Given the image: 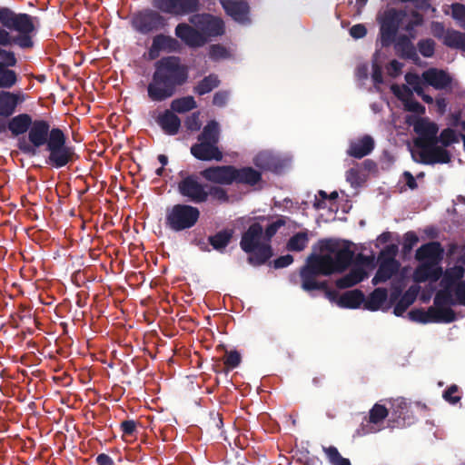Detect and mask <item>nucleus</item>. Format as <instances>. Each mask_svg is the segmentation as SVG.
Instances as JSON below:
<instances>
[{
	"label": "nucleus",
	"mask_w": 465,
	"mask_h": 465,
	"mask_svg": "<svg viewBox=\"0 0 465 465\" xmlns=\"http://www.w3.org/2000/svg\"><path fill=\"white\" fill-rule=\"evenodd\" d=\"M353 258V252L343 242L327 241L321 253L309 257L307 264L301 271L302 288L306 292L324 290L325 297L339 307L357 309L364 305V294L360 290H352L341 295L334 291L326 290L325 282H318L319 274L329 275L345 270Z\"/></svg>",
	"instance_id": "nucleus-1"
},
{
	"label": "nucleus",
	"mask_w": 465,
	"mask_h": 465,
	"mask_svg": "<svg viewBox=\"0 0 465 465\" xmlns=\"http://www.w3.org/2000/svg\"><path fill=\"white\" fill-rule=\"evenodd\" d=\"M464 269L457 265L445 271L440 289L434 297V305L430 306L426 312L421 310H412L408 313V317L413 321L421 323L438 322L450 323L458 319L457 313L451 309L454 305L465 306V281Z\"/></svg>",
	"instance_id": "nucleus-2"
},
{
	"label": "nucleus",
	"mask_w": 465,
	"mask_h": 465,
	"mask_svg": "<svg viewBox=\"0 0 465 465\" xmlns=\"http://www.w3.org/2000/svg\"><path fill=\"white\" fill-rule=\"evenodd\" d=\"M188 73L179 58L165 57L155 64V71L147 86L148 97L153 102H162L172 97L176 86L186 82Z\"/></svg>",
	"instance_id": "nucleus-3"
},
{
	"label": "nucleus",
	"mask_w": 465,
	"mask_h": 465,
	"mask_svg": "<svg viewBox=\"0 0 465 465\" xmlns=\"http://www.w3.org/2000/svg\"><path fill=\"white\" fill-rule=\"evenodd\" d=\"M408 123L413 125V130L418 135L415 143L421 149V157L424 163L433 164L450 162L449 152L438 145L439 127L437 124L428 118H418L413 122L409 118Z\"/></svg>",
	"instance_id": "nucleus-4"
},
{
	"label": "nucleus",
	"mask_w": 465,
	"mask_h": 465,
	"mask_svg": "<svg viewBox=\"0 0 465 465\" xmlns=\"http://www.w3.org/2000/svg\"><path fill=\"white\" fill-rule=\"evenodd\" d=\"M443 250L440 244L436 242H429L420 246L417 251L415 257L420 262L413 273V279L417 282L430 281L435 282L442 279L445 272H442L439 265L442 258Z\"/></svg>",
	"instance_id": "nucleus-5"
},
{
	"label": "nucleus",
	"mask_w": 465,
	"mask_h": 465,
	"mask_svg": "<svg viewBox=\"0 0 465 465\" xmlns=\"http://www.w3.org/2000/svg\"><path fill=\"white\" fill-rule=\"evenodd\" d=\"M262 238V227L259 223L251 225L242 237L241 248L252 253L249 260L253 264H262L272 255L270 244L264 242Z\"/></svg>",
	"instance_id": "nucleus-6"
},
{
	"label": "nucleus",
	"mask_w": 465,
	"mask_h": 465,
	"mask_svg": "<svg viewBox=\"0 0 465 465\" xmlns=\"http://www.w3.org/2000/svg\"><path fill=\"white\" fill-rule=\"evenodd\" d=\"M46 151L48 152L46 163L56 169L67 165L75 157L74 147L66 143L64 134L58 128L52 129Z\"/></svg>",
	"instance_id": "nucleus-7"
},
{
	"label": "nucleus",
	"mask_w": 465,
	"mask_h": 465,
	"mask_svg": "<svg viewBox=\"0 0 465 465\" xmlns=\"http://www.w3.org/2000/svg\"><path fill=\"white\" fill-rule=\"evenodd\" d=\"M405 81L409 86L392 84L391 86V92L402 102L405 110L418 114H423L425 113V107L413 97V92L421 94L424 82L422 75L420 76L417 74L408 73L405 74Z\"/></svg>",
	"instance_id": "nucleus-8"
},
{
	"label": "nucleus",
	"mask_w": 465,
	"mask_h": 465,
	"mask_svg": "<svg viewBox=\"0 0 465 465\" xmlns=\"http://www.w3.org/2000/svg\"><path fill=\"white\" fill-rule=\"evenodd\" d=\"M49 124L45 120L33 121L28 130V140L22 137L18 140L17 146L24 153L34 156L43 145H47L51 136Z\"/></svg>",
	"instance_id": "nucleus-9"
},
{
	"label": "nucleus",
	"mask_w": 465,
	"mask_h": 465,
	"mask_svg": "<svg viewBox=\"0 0 465 465\" xmlns=\"http://www.w3.org/2000/svg\"><path fill=\"white\" fill-rule=\"evenodd\" d=\"M200 212L196 207L176 204L166 213V225L171 230L180 232L192 228L198 221Z\"/></svg>",
	"instance_id": "nucleus-10"
},
{
	"label": "nucleus",
	"mask_w": 465,
	"mask_h": 465,
	"mask_svg": "<svg viewBox=\"0 0 465 465\" xmlns=\"http://www.w3.org/2000/svg\"><path fill=\"white\" fill-rule=\"evenodd\" d=\"M373 268V257L359 254L350 272L336 281V286L340 289L352 287L367 278Z\"/></svg>",
	"instance_id": "nucleus-11"
},
{
	"label": "nucleus",
	"mask_w": 465,
	"mask_h": 465,
	"mask_svg": "<svg viewBox=\"0 0 465 465\" xmlns=\"http://www.w3.org/2000/svg\"><path fill=\"white\" fill-rule=\"evenodd\" d=\"M0 24L3 27L16 32H33L32 17L26 14H15L7 7H0Z\"/></svg>",
	"instance_id": "nucleus-12"
},
{
	"label": "nucleus",
	"mask_w": 465,
	"mask_h": 465,
	"mask_svg": "<svg viewBox=\"0 0 465 465\" xmlns=\"http://www.w3.org/2000/svg\"><path fill=\"white\" fill-rule=\"evenodd\" d=\"M153 5L159 11L173 15H184L198 9V0H153Z\"/></svg>",
	"instance_id": "nucleus-13"
},
{
	"label": "nucleus",
	"mask_w": 465,
	"mask_h": 465,
	"mask_svg": "<svg viewBox=\"0 0 465 465\" xmlns=\"http://www.w3.org/2000/svg\"><path fill=\"white\" fill-rule=\"evenodd\" d=\"M178 191L183 197L195 203H203L208 198L206 187L193 175L183 178L178 183Z\"/></svg>",
	"instance_id": "nucleus-14"
},
{
	"label": "nucleus",
	"mask_w": 465,
	"mask_h": 465,
	"mask_svg": "<svg viewBox=\"0 0 465 465\" xmlns=\"http://www.w3.org/2000/svg\"><path fill=\"white\" fill-rule=\"evenodd\" d=\"M190 22L208 39L210 36L221 35L224 32V25L222 19L211 15H194L190 17Z\"/></svg>",
	"instance_id": "nucleus-15"
},
{
	"label": "nucleus",
	"mask_w": 465,
	"mask_h": 465,
	"mask_svg": "<svg viewBox=\"0 0 465 465\" xmlns=\"http://www.w3.org/2000/svg\"><path fill=\"white\" fill-rule=\"evenodd\" d=\"M401 290L395 288L390 297V302H388V292L386 289L376 288L370 295L364 297V309L376 312L379 310H388L391 304L395 302L401 294Z\"/></svg>",
	"instance_id": "nucleus-16"
},
{
	"label": "nucleus",
	"mask_w": 465,
	"mask_h": 465,
	"mask_svg": "<svg viewBox=\"0 0 465 465\" xmlns=\"http://www.w3.org/2000/svg\"><path fill=\"white\" fill-rule=\"evenodd\" d=\"M164 25V18L157 12L145 10L135 15L133 26L140 33L146 34Z\"/></svg>",
	"instance_id": "nucleus-17"
},
{
	"label": "nucleus",
	"mask_w": 465,
	"mask_h": 465,
	"mask_svg": "<svg viewBox=\"0 0 465 465\" xmlns=\"http://www.w3.org/2000/svg\"><path fill=\"white\" fill-rule=\"evenodd\" d=\"M175 35L190 47H200L206 44L207 38L199 29L182 23L175 28Z\"/></svg>",
	"instance_id": "nucleus-18"
},
{
	"label": "nucleus",
	"mask_w": 465,
	"mask_h": 465,
	"mask_svg": "<svg viewBox=\"0 0 465 465\" xmlns=\"http://www.w3.org/2000/svg\"><path fill=\"white\" fill-rule=\"evenodd\" d=\"M201 174L212 183L230 184L235 180V168L232 166H215L203 170Z\"/></svg>",
	"instance_id": "nucleus-19"
},
{
	"label": "nucleus",
	"mask_w": 465,
	"mask_h": 465,
	"mask_svg": "<svg viewBox=\"0 0 465 465\" xmlns=\"http://www.w3.org/2000/svg\"><path fill=\"white\" fill-rule=\"evenodd\" d=\"M221 4L228 15L234 21L246 25L250 22L249 5L244 1L222 0Z\"/></svg>",
	"instance_id": "nucleus-20"
},
{
	"label": "nucleus",
	"mask_w": 465,
	"mask_h": 465,
	"mask_svg": "<svg viewBox=\"0 0 465 465\" xmlns=\"http://www.w3.org/2000/svg\"><path fill=\"white\" fill-rule=\"evenodd\" d=\"M253 163L261 169L279 173L286 165L287 159L282 160L269 151H262L256 154Z\"/></svg>",
	"instance_id": "nucleus-21"
},
{
	"label": "nucleus",
	"mask_w": 465,
	"mask_h": 465,
	"mask_svg": "<svg viewBox=\"0 0 465 465\" xmlns=\"http://www.w3.org/2000/svg\"><path fill=\"white\" fill-rule=\"evenodd\" d=\"M422 79L425 84L436 90L447 88L451 83V77L448 73L437 68H430L422 73Z\"/></svg>",
	"instance_id": "nucleus-22"
},
{
	"label": "nucleus",
	"mask_w": 465,
	"mask_h": 465,
	"mask_svg": "<svg viewBox=\"0 0 465 465\" xmlns=\"http://www.w3.org/2000/svg\"><path fill=\"white\" fill-rule=\"evenodd\" d=\"M191 153L195 158L202 161H220L223 157L216 144L204 141H200L199 143L193 145Z\"/></svg>",
	"instance_id": "nucleus-23"
},
{
	"label": "nucleus",
	"mask_w": 465,
	"mask_h": 465,
	"mask_svg": "<svg viewBox=\"0 0 465 465\" xmlns=\"http://www.w3.org/2000/svg\"><path fill=\"white\" fill-rule=\"evenodd\" d=\"M24 101L25 95L22 93L0 92V115H12L16 106Z\"/></svg>",
	"instance_id": "nucleus-24"
},
{
	"label": "nucleus",
	"mask_w": 465,
	"mask_h": 465,
	"mask_svg": "<svg viewBox=\"0 0 465 465\" xmlns=\"http://www.w3.org/2000/svg\"><path fill=\"white\" fill-rule=\"evenodd\" d=\"M399 262L392 258L384 259L381 262L375 276L372 278L371 282L377 285L390 280L399 270Z\"/></svg>",
	"instance_id": "nucleus-25"
},
{
	"label": "nucleus",
	"mask_w": 465,
	"mask_h": 465,
	"mask_svg": "<svg viewBox=\"0 0 465 465\" xmlns=\"http://www.w3.org/2000/svg\"><path fill=\"white\" fill-rule=\"evenodd\" d=\"M373 148V139L370 135H364L361 138L353 140L350 143L348 154L354 158L361 159L371 153Z\"/></svg>",
	"instance_id": "nucleus-26"
},
{
	"label": "nucleus",
	"mask_w": 465,
	"mask_h": 465,
	"mask_svg": "<svg viewBox=\"0 0 465 465\" xmlns=\"http://www.w3.org/2000/svg\"><path fill=\"white\" fill-rule=\"evenodd\" d=\"M388 416V410L385 406L375 404L370 411V420L366 428H363V433H374L381 430L380 424Z\"/></svg>",
	"instance_id": "nucleus-27"
},
{
	"label": "nucleus",
	"mask_w": 465,
	"mask_h": 465,
	"mask_svg": "<svg viewBox=\"0 0 465 465\" xmlns=\"http://www.w3.org/2000/svg\"><path fill=\"white\" fill-rule=\"evenodd\" d=\"M157 124L167 134L173 135L178 133L181 121L173 112L166 110L157 117Z\"/></svg>",
	"instance_id": "nucleus-28"
},
{
	"label": "nucleus",
	"mask_w": 465,
	"mask_h": 465,
	"mask_svg": "<svg viewBox=\"0 0 465 465\" xmlns=\"http://www.w3.org/2000/svg\"><path fill=\"white\" fill-rule=\"evenodd\" d=\"M419 292L420 287L418 285L411 286L395 304L394 314L396 316H402L406 310L415 302Z\"/></svg>",
	"instance_id": "nucleus-29"
},
{
	"label": "nucleus",
	"mask_w": 465,
	"mask_h": 465,
	"mask_svg": "<svg viewBox=\"0 0 465 465\" xmlns=\"http://www.w3.org/2000/svg\"><path fill=\"white\" fill-rule=\"evenodd\" d=\"M32 117L27 114H21L13 117L8 123V129L13 135L23 134L28 132L32 124Z\"/></svg>",
	"instance_id": "nucleus-30"
},
{
	"label": "nucleus",
	"mask_w": 465,
	"mask_h": 465,
	"mask_svg": "<svg viewBox=\"0 0 465 465\" xmlns=\"http://www.w3.org/2000/svg\"><path fill=\"white\" fill-rule=\"evenodd\" d=\"M386 58V55L381 51H376L372 57V73L371 82L376 91L381 90V84L383 83L382 79V64Z\"/></svg>",
	"instance_id": "nucleus-31"
},
{
	"label": "nucleus",
	"mask_w": 465,
	"mask_h": 465,
	"mask_svg": "<svg viewBox=\"0 0 465 465\" xmlns=\"http://www.w3.org/2000/svg\"><path fill=\"white\" fill-rule=\"evenodd\" d=\"M177 46L178 42L174 38L163 35H158L153 40V44L150 48V54L153 56L154 53L157 54L160 51L172 52L174 51Z\"/></svg>",
	"instance_id": "nucleus-32"
},
{
	"label": "nucleus",
	"mask_w": 465,
	"mask_h": 465,
	"mask_svg": "<svg viewBox=\"0 0 465 465\" xmlns=\"http://www.w3.org/2000/svg\"><path fill=\"white\" fill-rule=\"evenodd\" d=\"M234 176V182L248 185H255L261 181L260 172L254 170L252 167H243L241 169L235 168Z\"/></svg>",
	"instance_id": "nucleus-33"
},
{
	"label": "nucleus",
	"mask_w": 465,
	"mask_h": 465,
	"mask_svg": "<svg viewBox=\"0 0 465 465\" xmlns=\"http://www.w3.org/2000/svg\"><path fill=\"white\" fill-rule=\"evenodd\" d=\"M443 44L449 47L465 51V34L455 30H447Z\"/></svg>",
	"instance_id": "nucleus-34"
},
{
	"label": "nucleus",
	"mask_w": 465,
	"mask_h": 465,
	"mask_svg": "<svg viewBox=\"0 0 465 465\" xmlns=\"http://www.w3.org/2000/svg\"><path fill=\"white\" fill-rule=\"evenodd\" d=\"M219 134L220 129L218 123L211 121L204 126L202 134L199 136V141L210 142L217 145Z\"/></svg>",
	"instance_id": "nucleus-35"
},
{
	"label": "nucleus",
	"mask_w": 465,
	"mask_h": 465,
	"mask_svg": "<svg viewBox=\"0 0 465 465\" xmlns=\"http://www.w3.org/2000/svg\"><path fill=\"white\" fill-rule=\"evenodd\" d=\"M396 17L405 25V29L408 32L412 31L416 26L421 25L423 19L422 16L417 12H412L411 15L406 13H395Z\"/></svg>",
	"instance_id": "nucleus-36"
},
{
	"label": "nucleus",
	"mask_w": 465,
	"mask_h": 465,
	"mask_svg": "<svg viewBox=\"0 0 465 465\" xmlns=\"http://www.w3.org/2000/svg\"><path fill=\"white\" fill-rule=\"evenodd\" d=\"M196 107V102L193 96H184L174 99L171 104L173 112L183 114Z\"/></svg>",
	"instance_id": "nucleus-37"
},
{
	"label": "nucleus",
	"mask_w": 465,
	"mask_h": 465,
	"mask_svg": "<svg viewBox=\"0 0 465 465\" xmlns=\"http://www.w3.org/2000/svg\"><path fill=\"white\" fill-rule=\"evenodd\" d=\"M396 31H397V25H395L393 23H391V22H388V21H383L381 25V44L382 46H387L389 45L395 35H396Z\"/></svg>",
	"instance_id": "nucleus-38"
},
{
	"label": "nucleus",
	"mask_w": 465,
	"mask_h": 465,
	"mask_svg": "<svg viewBox=\"0 0 465 465\" xmlns=\"http://www.w3.org/2000/svg\"><path fill=\"white\" fill-rule=\"evenodd\" d=\"M396 52L403 57L413 58L416 56L415 49L407 37L401 38L395 44Z\"/></svg>",
	"instance_id": "nucleus-39"
},
{
	"label": "nucleus",
	"mask_w": 465,
	"mask_h": 465,
	"mask_svg": "<svg viewBox=\"0 0 465 465\" xmlns=\"http://www.w3.org/2000/svg\"><path fill=\"white\" fill-rule=\"evenodd\" d=\"M219 80L216 75H209L203 78L198 85L195 87V92L200 95L205 94L211 92L213 88L218 86Z\"/></svg>",
	"instance_id": "nucleus-40"
},
{
	"label": "nucleus",
	"mask_w": 465,
	"mask_h": 465,
	"mask_svg": "<svg viewBox=\"0 0 465 465\" xmlns=\"http://www.w3.org/2000/svg\"><path fill=\"white\" fill-rule=\"evenodd\" d=\"M232 235V232L229 230L219 232L214 236L210 238V242L214 249L221 250L228 244Z\"/></svg>",
	"instance_id": "nucleus-41"
},
{
	"label": "nucleus",
	"mask_w": 465,
	"mask_h": 465,
	"mask_svg": "<svg viewBox=\"0 0 465 465\" xmlns=\"http://www.w3.org/2000/svg\"><path fill=\"white\" fill-rule=\"evenodd\" d=\"M308 243V235L306 232H298L293 235L288 242V249L291 251H302Z\"/></svg>",
	"instance_id": "nucleus-42"
},
{
	"label": "nucleus",
	"mask_w": 465,
	"mask_h": 465,
	"mask_svg": "<svg viewBox=\"0 0 465 465\" xmlns=\"http://www.w3.org/2000/svg\"><path fill=\"white\" fill-rule=\"evenodd\" d=\"M324 452L331 465H351L350 460L341 457L335 447L324 448Z\"/></svg>",
	"instance_id": "nucleus-43"
},
{
	"label": "nucleus",
	"mask_w": 465,
	"mask_h": 465,
	"mask_svg": "<svg viewBox=\"0 0 465 465\" xmlns=\"http://www.w3.org/2000/svg\"><path fill=\"white\" fill-rule=\"evenodd\" d=\"M324 452L331 465H351L350 460L341 457L335 447L324 448Z\"/></svg>",
	"instance_id": "nucleus-44"
},
{
	"label": "nucleus",
	"mask_w": 465,
	"mask_h": 465,
	"mask_svg": "<svg viewBox=\"0 0 465 465\" xmlns=\"http://www.w3.org/2000/svg\"><path fill=\"white\" fill-rule=\"evenodd\" d=\"M324 452L331 465H351L350 460L341 457L335 447L324 448Z\"/></svg>",
	"instance_id": "nucleus-45"
},
{
	"label": "nucleus",
	"mask_w": 465,
	"mask_h": 465,
	"mask_svg": "<svg viewBox=\"0 0 465 465\" xmlns=\"http://www.w3.org/2000/svg\"><path fill=\"white\" fill-rule=\"evenodd\" d=\"M458 142L459 134L456 133V131L450 128L444 129L438 137V143H440L443 145L441 147L444 149L445 147Z\"/></svg>",
	"instance_id": "nucleus-46"
},
{
	"label": "nucleus",
	"mask_w": 465,
	"mask_h": 465,
	"mask_svg": "<svg viewBox=\"0 0 465 465\" xmlns=\"http://www.w3.org/2000/svg\"><path fill=\"white\" fill-rule=\"evenodd\" d=\"M346 180L352 187L361 185L364 182V176L361 173V168L357 166L351 168L346 173Z\"/></svg>",
	"instance_id": "nucleus-47"
},
{
	"label": "nucleus",
	"mask_w": 465,
	"mask_h": 465,
	"mask_svg": "<svg viewBox=\"0 0 465 465\" xmlns=\"http://www.w3.org/2000/svg\"><path fill=\"white\" fill-rule=\"evenodd\" d=\"M418 50L424 57H431L435 52V42L432 39H422L418 42Z\"/></svg>",
	"instance_id": "nucleus-48"
},
{
	"label": "nucleus",
	"mask_w": 465,
	"mask_h": 465,
	"mask_svg": "<svg viewBox=\"0 0 465 465\" xmlns=\"http://www.w3.org/2000/svg\"><path fill=\"white\" fill-rule=\"evenodd\" d=\"M2 57V60H0V77H4L7 72L13 74L11 76V80H14V85L17 83V74L14 70L8 69V67H13L16 64L17 60L15 56L14 63L12 64H8L7 62V55H0Z\"/></svg>",
	"instance_id": "nucleus-49"
},
{
	"label": "nucleus",
	"mask_w": 465,
	"mask_h": 465,
	"mask_svg": "<svg viewBox=\"0 0 465 465\" xmlns=\"http://www.w3.org/2000/svg\"><path fill=\"white\" fill-rule=\"evenodd\" d=\"M451 15L453 19L460 27H465V6L460 4L451 5Z\"/></svg>",
	"instance_id": "nucleus-50"
},
{
	"label": "nucleus",
	"mask_w": 465,
	"mask_h": 465,
	"mask_svg": "<svg viewBox=\"0 0 465 465\" xmlns=\"http://www.w3.org/2000/svg\"><path fill=\"white\" fill-rule=\"evenodd\" d=\"M19 35L13 37L12 44L17 45L21 48H28L33 46V41L30 34L32 32H18Z\"/></svg>",
	"instance_id": "nucleus-51"
},
{
	"label": "nucleus",
	"mask_w": 465,
	"mask_h": 465,
	"mask_svg": "<svg viewBox=\"0 0 465 465\" xmlns=\"http://www.w3.org/2000/svg\"><path fill=\"white\" fill-rule=\"evenodd\" d=\"M393 415L398 418H404L407 409V401L403 398H397L391 401Z\"/></svg>",
	"instance_id": "nucleus-52"
},
{
	"label": "nucleus",
	"mask_w": 465,
	"mask_h": 465,
	"mask_svg": "<svg viewBox=\"0 0 465 465\" xmlns=\"http://www.w3.org/2000/svg\"><path fill=\"white\" fill-rule=\"evenodd\" d=\"M460 398L461 396L459 393V388L456 385H451L447 391L443 392V399L451 404L457 403Z\"/></svg>",
	"instance_id": "nucleus-53"
},
{
	"label": "nucleus",
	"mask_w": 465,
	"mask_h": 465,
	"mask_svg": "<svg viewBox=\"0 0 465 465\" xmlns=\"http://www.w3.org/2000/svg\"><path fill=\"white\" fill-rule=\"evenodd\" d=\"M209 54L213 60L224 59L230 55L228 50L220 45H212Z\"/></svg>",
	"instance_id": "nucleus-54"
},
{
	"label": "nucleus",
	"mask_w": 465,
	"mask_h": 465,
	"mask_svg": "<svg viewBox=\"0 0 465 465\" xmlns=\"http://www.w3.org/2000/svg\"><path fill=\"white\" fill-rule=\"evenodd\" d=\"M355 76L361 84H364L365 81L369 79V65L367 63H361L357 65Z\"/></svg>",
	"instance_id": "nucleus-55"
},
{
	"label": "nucleus",
	"mask_w": 465,
	"mask_h": 465,
	"mask_svg": "<svg viewBox=\"0 0 465 465\" xmlns=\"http://www.w3.org/2000/svg\"><path fill=\"white\" fill-rule=\"evenodd\" d=\"M241 362V355L236 351H232L226 354L224 359V364L229 369L236 368Z\"/></svg>",
	"instance_id": "nucleus-56"
},
{
	"label": "nucleus",
	"mask_w": 465,
	"mask_h": 465,
	"mask_svg": "<svg viewBox=\"0 0 465 465\" xmlns=\"http://www.w3.org/2000/svg\"><path fill=\"white\" fill-rule=\"evenodd\" d=\"M282 225V223L281 221L272 223L270 224L265 231V233L263 234V241L264 242H267L270 244L271 238L276 233L278 229Z\"/></svg>",
	"instance_id": "nucleus-57"
},
{
	"label": "nucleus",
	"mask_w": 465,
	"mask_h": 465,
	"mask_svg": "<svg viewBox=\"0 0 465 465\" xmlns=\"http://www.w3.org/2000/svg\"><path fill=\"white\" fill-rule=\"evenodd\" d=\"M186 127L191 131H197L201 127V122L199 120V113H193L189 116L185 122Z\"/></svg>",
	"instance_id": "nucleus-58"
},
{
	"label": "nucleus",
	"mask_w": 465,
	"mask_h": 465,
	"mask_svg": "<svg viewBox=\"0 0 465 465\" xmlns=\"http://www.w3.org/2000/svg\"><path fill=\"white\" fill-rule=\"evenodd\" d=\"M403 64L397 60H392L386 67L387 73L392 76L396 77L401 73V69Z\"/></svg>",
	"instance_id": "nucleus-59"
},
{
	"label": "nucleus",
	"mask_w": 465,
	"mask_h": 465,
	"mask_svg": "<svg viewBox=\"0 0 465 465\" xmlns=\"http://www.w3.org/2000/svg\"><path fill=\"white\" fill-rule=\"evenodd\" d=\"M430 31L435 37L442 39V41L444 42V35H446L447 31H445L444 26L441 23L432 22L430 25Z\"/></svg>",
	"instance_id": "nucleus-60"
},
{
	"label": "nucleus",
	"mask_w": 465,
	"mask_h": 465,
	"mask_svg": "<svg viewBox=\"0 0 465 465\" xmlns=\"http://www.w3.org/2000/svg\"><path fill=\"white\" fill-rule=\"evenodd\" d=\"M366 33L367 30L361 24L355 25L350 29V35L355 39L362 38L366 35Z\"/></svg>",
	"instance_id": "nucleus-61"
},
{
	"label": "nucleus",
	"mask_w": 465,
	"mask_h": 465,
	"mask_svg": "<svg viewBox=\"0 0 465 465\" xmlns=\"http://www.w3.org/2000/svg\"><path fill=\"white\" fill-rule=\"evenodd\" d=\"M12 45V35L6 28L0 26V46L6 47Z\"/></svg>",
	"instance_id": "nucleus-62"
},
{
	"label": "nucleus",
	"mask_w": 465,
	"mask_h": 465,
	"mask_svg": "<svg viewBox=\"0 0 465 465\" xmlns=\"http://www.w3.org/2000/svg\"><path fill=\"white\" fill-rule=\"evenodd\" d=\"M229 99V93L225 91L217 92L213 96V104L216 106H223Z\"/></svg>",
	"instance_id": "nucleus-63"
},
{
	"label": "nucleus",
	"mask_w": 465,
	"mask_h": 465,
	"mask_svg": "<svg viewBox=\"0 0 465 465\" xmlns=\"http://www.w3.org/2000/svg\"><path fill=\"white\" fill-rule=\"evenodd\" d=\"M293 262V258L292 255L287 254L279 257L274 261V267L275 268H284L290 265Z\"/></svg>",
	"instance_id": "nucleus-64"
}]
</instances>
